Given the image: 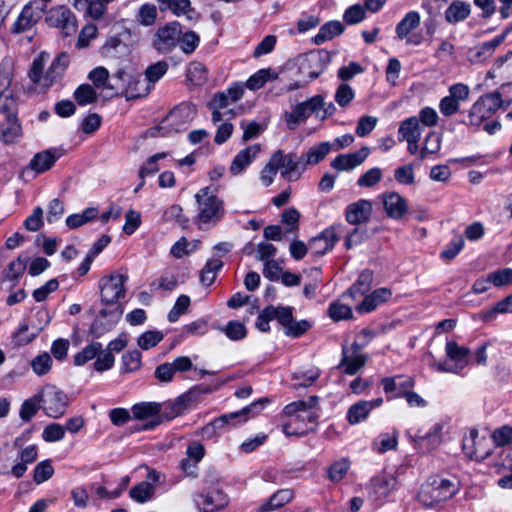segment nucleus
Instances as JSON below:
<instances>
[{
	"label": "nucleus",
	"mask_w": 512,
	"mask_h": 512,
	"mask_svg": "<svg viewBox=\"0 0 512 512\" xmlns=\"http://www.w3.org/2000/svg\"><path fill=\"white\" fill-rule=\"evenodd\" d=\"M49 59V53L41 52L32 61L31 68L28 71V77L34 84L49 88L58 82L64 76L69 64L70 57L68 53H59L50 64L48 70L44 73V68Z\"/></svg>",
	"instance_id": "obj_1"
},
{
	"label": "nucleus",
	"mask_w": 512,
	"mask_h": 512,
	"mask_svg": "<svg viewBox=\"0 0 512 512\" xmlns=\"http://www.w3.org/2000/svg\"><path fill=\"white\" fill-rule=\"evenodd\" d=\"M459 481L453 478L431 476L421 486L418 501L425 507H434L451 499L459 490Z\"/></svg>",
	"instance_id": "obj_2"
},
{
	"label": "nucleus",
	"mask_w": 512,
	"mask_h": 512,
	"mask_svg": "<svg viewBox=\"0 0 512 512\" xmlns=\"http://www.w3.org/2000/svg\"><path fill=\"white\" fill-rule=\"evenodd\" d=\"M336 111L332 102H325L323 96L315 95L303 102L296 104L290 112L285 113L288 124L301 125L310 117L323 121L331 117Z\"/></svg>",
	"instance_id": "obj_3"
},
{
	"label": "nucleus",
	"mask_w": 512,
	"mask_h": 512,
	"mask_svg": "<svg viewBox=\"0 0 512 512\" xmlns=\"http://www.w3.org/2000/svg\"><path fill=\"white\" fill-rule=\"evenodd\" d=\"M12 78L13 62L11 59L5 58L0 63V114L5 117L9 128L20 127L17 117V100L11 94H6L11 86Z\"/></svg>",
	"instance_id": "obj_4"
},
{
	"label": "nucleus",
	"mask_w": 512,
	"mask_h": 512,
	"mask_svg": "<svg viewBox=\"0 0 512 512\" xmlns=\"http://www.w3.org/2000/svg\"><path fill=\"white\" fill-rule=\"evenodd\" d=\"M195 198L198 205L197 219L200 224L215 226L222 220L225 214L223 201L213 194L209 187L200 189Z\"/></svg>",
	"instance_id": "obj_5"
},
{
	"label": "nucleus",
	"mask_w": 512,
	"mask_h": 512,
	"mask_svg": "<svg viewBox=\"0 0 512 512\" xmlns=\"http://www.w3.org/2000/svg\"><path fill=\"white\" fill-rule=\"evenodd\" d=\"M331 61V54L325 49L313 50L299 55L297 58L298 72L307 78L305 83L318 78Z\"/></svg>",
	"instance_id": "obj_6"
},
{
	"label": "nucleus",
	"mask_w": 512,
	"mask_h": 512,
	"mask_svg": "<svg viewBox=\"0 0 512 512\" xmlns=\"http://www.w3.org/2000/svg\"><path fill=\"white\" fill-rule=\"evenodd\" d=\"M128 277L115 273L102 277L99 281L101 302L107 309H121L118 300L125 296L124 284Z\"/></svg>",
	"instance_id": "obj_7"
},
{
	"label": "nucleus",
	"mask_w": 512,
	"mask_h": 512,
	"mask_svg": "<svg viewBox=\"0 0 512 512\" xmlns=\"http://www.w3.org/2000/svg\"><path fill=\"white\" fill-rule=\"evenodd\" d=\"M42 408L47 416L60 418L69 405V398L65 392L53 385H46L40 392Z\"/></svg>",
	"instance_id": "obj_8"
},
{
	"label": "nucleus",
	"mask_w": 512,
	"mask_h": 512,
	"mask_svg": "<svg viewBox=\"0 0 512 512\" xmlns=\"http://www.w3.org/2000/svg\"><path fill=\"white\" fill-rule=\"evenodd\" d=\"M446 355L448 360L434 363L433 367L438 372L458 373L467 365L470 356V350L464 346H459L455 341L446 343Z\"/></svg>",
	"instance_id": "obj_9"
},
{
	"label": "nucleus",
	"mask_w": 512,
	"mask_h": 512,
	"mask_svg": "<svg viewBox=\"0 0 512 512\" xmlns=\"http://www.w3.org/2000/svg\"><path fill=\"white\" fill-rule=\"evenodd\" d=\"M182 26L178 21H171L159 27L152 39V46L159 53H170L179 43Z\"/></svg>",
	"instance_id": "obj_10"
},
{
	"label": "nucleus",
	"mask_w": 512,
	"mask_h": 512,
	"mask_svg": "<svg viewBox=\"0 0 512 512\" xmlns=\"http://www.w3.org/2000/svg\"><path fill=\"white\" fill-rule=\"evenodd\" d=\"M315 407H307L302 410L301 413L297 414V419L283 424V433L286 436H304L308 432L312 431L313 428L307 427V423L316 424L319 415L314 410Z\"/></svg>",
	"instance_id": "obj_11"
},
{
	"label": "nucleus",
	"mask_w": 512,
	"mask_h": 512,
	"mask_svg": "<svg viewBox=\"0 0 512 512\" xmlns=\"http://www.w3.org/2000/svg\"><path fill=\"white\" fill-rule=\"evenodd\" d=\"M272 155L278 156L277 168L281 170V176L288 181L298 180L306 169L303 157H298L295 153L284 155L282 150H277Z\"/></svg>",
	"instance_id": "obj_12"
},
{
	"label": "nucleus",
	"mask_w": 512,
	"mask_h": 512,
	"mask_svg": "<svg viewBox=\"0 0 512 512\" xmlns=\"http://www.w3.org/2000/svg\"><path fill=\"white\" fill-rule=\"evenodd\" d=\"M133 417L138 420H146L151 418V421L143 424L138 430H153L161 424V404L157 402H141L132 406L131 408Z\"/></svg>",
	"instance_id": "obj_13"
},
{
	"label": "nucleus",
	"mask_w": 512,
	"mask_h": 512,
	"mask_svg": "<svg viewBox=\"0 0 512 512\" xmlns=\"http://www.w3.org/2000/svg\"><path fill=\"white\" fill-rule=\"evenodd\" d=\"M468 95L469 88L467 85L457 83L450 86L449 95L442 98L439 103L440 112L444 116L455 114L459 109L460 102L467 99Z\"/></svg>",
	"instance_id": "obj_14"
},
{
	"label": "nucleus",
	"mask_w": 512,
	"mask_h": 512,
	"mask_svg": "<svg viewBox=\"0 0 512 512\" xmlns=\"http://www.w3.org/2000/svg\"><path fill=\"white\" fill-rule=\"evenodd\" d=\"M397 487V478L391 474L373 477L369 484V497L373 501L382 502Z\"/></svg>",
	"instance_id": "obj_15"
},
{
	"label": "nucleus",
	"mask_w": 512,
	"mask_h": 512,
	"mask_svg": "<svg viewBox=\"0 0 512 512\" xmlns=\"http://www.w3.org/2000/svg\"><path fill=\"white\" fill-rule=\"evenodd\" d=\"M193 499L201 512H214L228 504L227 496L218 489L196 493Z\"/></svg>",
	"instance_id": "obj_16"
},
{
	"label": "nucleus",
	"mask_w": 512,
	"mask_h": 512,
	"mask_svg": "<svg viewBox=\"0 0 512 512\" xmlns=\"http://www.w3.org/2000/svg\"><path fill=\"white\" fill-rule=\"evenodd\" d=\"M28 258L19 256L16 260L9 263L6 269L0 274V289L4 291L12 290L18 284L19 278L24 274Z\"/></svg>",
	"instance_id": "obj_17"
},
{
	"label": "nucleus",
	"mask_w": 512,
	"mask_h": 512,
	"mask_svg": "<svg viewBox=\"0 0 512 512\" xmlns=\"http://www.w3.org/2000/svg\"><path fill=\"white\" fill-rule=\"evenodd\" d=\"M65 153L66 150L63 147L49 148L38 152L30 160L28 167L38 174L44 173L51 169Z\"/></svg>",
	"instance_id": "obj_18"
},
{
	"label": "nucleus",
	"mask_w": 512,
	"mask_h": 512,
	"mask_svg": "<svg viewBox=\"0 0 512 512\" xmlns=\"http://www.w3.org/2000/svg\"><path fill=\"white\" fill-rule=\"evenodd\" d=\"M122 312V309L103 308L99 312V317L91 324L90 334L95 338H100L119 321Z\"/></svg>",
	"instance_id": "obj_19"
},
{
	"label": "nucleus",
	"mask_w": 512,
	"mask_h": 512,
	"mask_svg": "<svg viewBox=\"0 0 512 512\" xmlns=\"http://www.w3.org/2000/svg\"><path fill=\"white\" fill-rule=\"evenodd\" d=\"M338 240L336 228L328 227L309 241V250L315 256H323L333 249Z\"/></svg>",
	"instance_id": "obj_20"
},
{
	"label": "nucleus",
	"mask_w": 512,
	"mask_h": 512,
	"mask_svg": "<svg viewBox=\"0 0 512 512\" xmlns=\"http://www.w3.org/2000/svg\"><path fill=\"white\" fill-rule=\"evenodd\" d=\"M381 199L384 210L391 219L401 220L408 212L407 200L397 192H385Z\"/></svg>",
	"instance_id": "obj_21"
},
{
	"label": "nucleus",
	"mask_w": 512,
	"mask_h": 512,
	"mask_svg": "<svg viewBox=\"0 0 512 512\" xmlns=\"http://www.w3.org/2000/svg\"><path fill=\"white\" fill-rule=\"evenodd\" d=\"M372 214V203L366 199H360L347 206L345 218L349 224L358 225L369 221Z\"/></svg>",
	"instance_id": "obj_22"
},
{
	"label": "nucleus",
	"mask_w": 512,
	"mask_h": 512,
	"mask_svg": "<svg viewBox=\"0 0 512 512\" xmlns=\"http://www.w3.org/2000/svg\"><path fill=\"white\" fill-rule=\"evenodd\" d=\"M196 106L191 103H181L175 106L167 115L166 121L171 126L187 125L196 116Z\"/></svg>",
	"instance_id": "obj_23"
},
{
	"label": "nucleus",
	"mask_w": 512,
	"mask_h": 512,
	"mask_svg": "<svg viewBox=\"0 0 512 512\" xmlns=\"http://www.w3.org/2000/svg\"><path fill=\"white\" fill-rule=\"evenodd\" d=\"M269 400L267 398H261L257 401L252 402L250 405L242 408L239 411L224 414L227 418V423L231 426H235L240 423H245L249 418L254 417L264 408Z\"/></svg>",
	"instance_id": "obj_24"
},
{
	"label": "nucleus",
	"mask_w": 512,
	"mask_h": 512,
	"mask_svg": "<svg viewBox=\"0 0 512 512\" xmlns=\"http://www.w3.org/2000/svg\"><path fill=\"white\" fill-rule=\"evenodd\" d=\"M49 25L62 29H74L75 17L66 6H58L50 9L46 17Z\"/></svg>",
	"instance_id": "obj_25"
},
{
	"label": "nucleus",
	"mask_w": 512,
	"mask_h": 512,
	"mask_svg": "<svg viewBox=\"0 0 512 512\" xmlns=\"http://www.w3.org/2000/svg\"><path fill=\"white\" fill-rule=\"evenodd\" d=\"M369 155V148L362 147L360 150L350 153L338 155L332 162L331 166L334 169L344 171L355 168L364 162Z\"/></svg>",
	"instance_id": "obj_26"
},
{
	"label": "nucleus",
	"mask_w": 512,
	"mask_h": 512,
	"mask_svg": "<svg viewBox=\"0 0 512 512\" xmlns=\"http://www.w3.org/2000/svg\"><path fill=\"white\" fill-rule=\"evenodd\" d=\"M392 297V290L389 288H378L366 295L363 301L356 307L359 313H369L379 305L387 302Z\"/></svg>",
	"instance_id": "obj_27"
},
{
	"label": "nucleus",
	"mask_w": 512,
	"mask_h": 512,
	"mask_svg": "<svg viewBox=\"0 0 512 512\" xmlns=\"http://www.w3.org/2000/svg\"><path fill=\"white\" fill-rule=\"evenodd\" d=\"M260 151V146L258 144H255L253 146L247 147L243 150H241L233 159L231 166H230V172L233 175L240 174L247 166H249L252 163V160L255 158V156Z\"/></svg>",
	"instance_id": "obj_28"
},
{
	"label": "nucleus",
	"mask_w": 512,
	"mask_h": 512,
	"mask_svg": "<svg viewBox=\"0 0 512 512\" xmlns=\"http://www.w3.org/2000/svg\"><path fill=\"white\" fill-rule=\"evenodd\" d=\"M294 497L291 489H280L276 491L265 503L259 506L256 512H270L281 508L289 503Z\"/></svg>",
	"instance_id": "obj_29"
},
{
	"label": "nucleus",
	"mask_w": 512,
	"mask_h": 512,
	"mask_svg": "<svg viewBox=\"0 0 512 512\" xmlns=\"http://www.w3.org/2000/svg\"><path fill=\"white\" fill-rule=\"evenodd\" d=\"M344 30L345 27L340 21H328L320 27L319 32L315 35L313 41L316 45H321L327 40H331L334 37L341 35Z\"/></svg>",
	"instance_id": "obj_30"
},
{
	"label": "nucleus",
	"mask_w": 512,
	"mask_h": 512,
	"mask_svg": "<svg viewBox=\"0 0 512 512\" xmlns=\"http://www.w3.org/2000/svg\"><path fill=\"white\" fill-rule=\"evenodd\" d=\"M366 361V355H349L346 347L343 346L339 368H343L348 375H354L365 365Z\"/></svg>",
	"instance_id": "obj_31"
},
{
	"label": "nucleus",
	"mask_w": 512,
	"mask_h": 512,
	"mask_svg": "<svg viewBox=\"0 0 512 512\" xmlns=\"http://www.w3.org/2000/svg\"><path fill=\"white\" fill-rule=\"evenodd\" d=\"M39 16L35 15L33 8L31 5H26L15 21L12 32L13 33H22L35 25L38 22Z\"/></svg>",
	"instance_id": "obj_32"
},
{
	"label": "nucleus",
	"mask_w": 512,
	"mask_h": 512,
	"mask_svg": "<svg viewBox=\"0 0 512 512\" xmlns=\"http://www.w3.org/2000/svg\"><path fill=\"white\" fill-rule=\"evenodd\" d=\"M373 281V272L369 269L363 270L356 282L346 292L351 298L355 299L358 295H365L371 287Z\"/></svg>",
	"instance_id": "obj_33"
},
{
	"label": "nucleus",
	"mask_w": 512,
	"mask_h": 512,
	"mask_svg": "<svg viewBox=\"0 0 512 512\" xmlns=\"http://www.w3.org/2000/svg\"><path fill=\"white\" fill-rule=\"evenodd\" d=\"M470 14V5L462 1H454L445 11V19L449 23L465 20Z\"/></svg>",
	"instance_id": "obj_34"
},
{
	"label": "nucleus",
	"mask_w": 512,
	"mask_h": 512,
	"mask_svg": "<svg viewBox=\"0 0 512 512\" xmlns=\"http://www.w3.org/2000/svg\"><path fill=\"white\" fill-rule=\"evenodd\" d=\"M224 263L221 259H208L205 266L200 272V282L205 286H210L216 279V274L223 267Z\"/></svg>",
	"instance_id": "obj_35"
},
{
	"label": "nucleus",
	"mask_w": 512,
	"mask_h": 512,
	"mask_svg": "<svg viewBox=\"0 0 512 512\" xmlns=\"http://www.w3.org/2000/svg\"><path fill=\"white\" fill-rule=\"evenodd\" d=\"M420 25V15L416 11L408 12L397 24L396 34L399 39H404L412 30Z\"/></svg>",
	"instance_id": "obj_36"
},
{
	"label": "nucleus",
	"mask_w": 512,
	"mask_h": 512,
	"mask_svg": "<svg viewBox=\"0 0 512 512\" xmlns=\"http://www.w3.org/2000/svg\"><path fill=\"white\" fill-rule=\"evenodd\" d=\"M512 313V293L498 301L491 309L482 313V322H492L498 314Z\"/></svg>",
	"instance_id": "obj_37"
},
{
	"label": "nucleus",
	"mask_w": 512,
	"mask_h": 512,
	"mask_svg": "<svg viewBox=\"0 0 512 512\" xmlns=\"http://www.w3.org/2000/svg\"><path fill=\"white\" fill-rule=\"evenodd\" d=\"M331 149V144L329 142H321L320 144L311 147L303 157V163L305 167L307 165H316L320 161H322L326 155L329 153Z\"/></svg>",
	"instance_id": "obj_38"
},
{
	"label": "nucleus",
	"mask_w": 512,
	"mask_h": 512,
	"mask_svg": "<svg viewBox=\"0 0 512 512\" xmlns=\"http://www.w3.org/2000/svg\"><path fill=\"white\" fill-rule=\"evenodd\" d=\"M154 494L155 487L150 482H140L129 491L130 498L138 503L148 502L154 497Z\"/></svg>",
	"instance_id": "obj_39"
},
{
	"label": "nucleus",
	"mask_w": 512,
	"mask_h": 512,
	"mask_svg": "<svg viewBox=\"0 0 512 512\" xmlns=\"http://www.w3.org/2000/svg\"><path fill=\"white\" fill-rule=\"evenodd\" d=\"M160 11H171L175 16L185 15L192 11L190 0H156Z\"/></svg>",
	"instance_id": "obj_40"
},
{
	"label": "nucleus",
	"mask_w": 512,
	"mask_h": 512,
	"mask_svg": "<svg viewBox=\"0 0 512 512\" xmlns=\"http://www.w3.org/2000/svg\"><path fill=\"white\" fill-rule=\"evenodd\" d=\"M98 209L95 207L86 208L81 214L69 215L66 219V225L70 229H76L82 225L94 220L98 216Z\"/></svg>",
	"instance_id": "obj_41"
},
{
	"label": "nucleus",
	"mask_w": 512,
	"mask_h": 512,
	"mask_svg": "<svg viewBox=\"0 0 512 512\" xmlns=\"http://www.w3.org/2000/svg\"><path fill=\"white\" fill-rule=\"evenodd\" d=\"M41 407V395L37 393L22 403L19 416L24 422H29L37 414Z\"/></svg>",
	"instance_id": "obj_42"
},
{
	"label": "nucleus",
	"mask_w": 512,
	"mask_h": 512,
	"mask_svg": "<svg viewBox=\"0 0 512 512\" xmlns=\"http://www.w3.org/2000/svg\"><path fill=\"white\" fill-rule=\"evenodd\" d=\"M398 444V432L394 430L392 433H381L373 443L374 449L378 453H385L389 450L396 449Z\"/></svg>",
	"instance_id": "obj_43"
},
{
	"label": "nucleus",
	"mask_w": 512,
	"mask_h": 512,
	"mask_svg": "<svg viewBox=\"0 0 512 512\" xmlns=\"http://www.w3.org/2000/svg\"><path fill=\"white\" fill-rule=\"evenodd\" d=\"M371 405L367 401H359L353 404L347 411V421L354 425L365 420L371 412L369 407Z\"/></svg>",
	"instance_id": "obj_44"
},
{
	"label": "nucleus",
	"mask_w": 512,
	"mask_h": 512,
	"mask_svg": "<svg viewBox=\"0 0 512 512\" xmlns=\"http://www.w3.org/2000/svg\"><path fill=\"white\" fill-rule=\"evenodd\" d=\"M73 97L78 105L85 106L96 102L98 95L90 84H81L75 89Z\"/></svg>",
	"instance_id": "obj_45"
},
{
	"label": "nucleus",
	"mask_w": 512,
	"mask_h": 512,
	"mask_svg": "<svg viewBox=\"0 0 512 512\" xmlns=\"http://www.w3.org/2000/svg\"><path fill=\"white\" fill-rule=\"evenodd\" d=\"M131 75L120 69L112 76L109 75L107 89L112 90L116 95L123 93L130 84Z\"/></svg>",
	"instance_id": "obj_46"
},
{
	"label": "nucleus",
	"mask_w": 512,
	"mask_h": 512,
	"mask_svg": "<svg viewBox=\"0 0 512 512\" xmlns=\"http://www.w3.org/2000/svg\"><path fill=\"white\" fill-rule=\"evenodd\" d=\"M477 428H471L469 434L465 435L462 440V451L469 460L478 461L477 455V439H478Z\"/></svg>",
	"instance_id": "obj_47"
},
{
	"label": "nucleus",
	"mask_w": 512,
	"mask_h": 512,
	"mask_svg": "<svg viewBox=\"0 0 512 512\" xmlns=\"http://www.w3.org/2000/svg\"><path fill=\"white\" fill-rule=\"evenodd\" d=\"M208 73L206 67L200 62L190 63L187 70V80L194 86H201L206 83Z\"/></svg>",
	"instance_id": "obj_48"
},
{
	"label": "nucleus",
	"mask_w": 512,
	"mask_h": 512,
	"mask_svg": "<svg viewBox=\"0 0 512 512\" xmlns=\"http://www.w3.org/2000/svg\"><path fill=\"white\" fill-rule=\"evenodd\" d=\"M485 284H492L495 287H505L512 283V268L498 269L487 275Z\"/></svg>",
	"instance_id": "obj_49"
},
{
	"label": "nucleus",
	"mask_w": 512,
	"mask_h": 512,
	"mask_svg": "<svg viewBox=\"0 0 512 512\" xmlns=\"http://www.w3.org/2000/svg\"><path fill=\"white\" fill-rule=\"evenodd\" d=\"M101 351L102 344L99 342H92L74 356V364L77 366L84 365L88 361L94 359Z\"/></svg>",
	"instance_id": "obj_50"
},
{
	"label": "nucleus",
	"mask_w": 512,
	"mask_h": 512,
	"mask_svg": "<svg viewBox=\"0 0 512 512\" xmlns=\"http://www.w3.org/2000/svg\"><path fill=\"white\" fill-rule=\"evenodd\" d=\"M141 352L137 349L128 351L122 355V368L121 371L131 373L141 368Z\"/></svg>",
	"instance_id": "obj_51"
},
{
	"label": "nucleus",
	"mask_w": 512,
	"mask_h": 512,
	"mask_svg": "<svg viewBox=\"0 0 512 512\" xmlns=\"http://www.w3.org/2000/svg\"><path fill=\"white\" fill-rule=\"evenodd\" d=\"M502 103L501 94L499 92H493L482 96V108L486 110V112H482V120L501 108Z\"/></svg>",
	"instance_id": "obj_52"
},
{
	"label": "nucleus",
	"mask_w": 512,
	"mask_h": 512,
	"mask_svg": "<svg viewBox=\"0 0 512 512\" xmlns=\"http://www.w3.org/2000/svg\"><path fill=\"white\" fill-rule=\"evenodd\" d=\"M317 402V396H310L308 401L298 400L286 405L283 413L288 417H295L294 419H297V414L301 413V411L305 410L307 407H315Z\"/></svg>",
	"instance_id": "obj_53"
},
{
	"label": "nucleus",
	"mask_w": 512,
	"mask_h": 512,
	"mask_svg": "<svg viewBox=\"0 0 512 512\" xmlns=\"http://www.w3.org/2000/svg\"><path fill=\"white\" fill-rule=\"evenodd\" d=\"M268 309H271L272 320L276 319L278 323L284 327V330L291 324L293 320V308L292 307H284V306H267Z\"/></svg>",
	"instance_id": "obj_54"
},
{
	"label": "nucleus",
	"mask_w": 512,
	"mask_h": 512,
	"mask_svg": "<svg viewBox=\"0 0 512 512\" xmlns=\"http://www.w3.org/2000/svg\"><path fill=\"white\" fill-rule=\"evenodd\" d=\"M52 363L53 361L51 356L47 352H44L33 358L31 361V367L36 375L43 376L51 370Z\"/></svg>",
	"instance_id": "obj_55"
},
{
	"label": "nucleus",
	"mask_w": 512,
	"mask_h": 512,
	"mask_svg": "<svg viewBox=\"0 0 512 512\" xmlns=\"http://www.w3.org/2000/svg\"><path fill=\"white\" fill-rule=\"evenodd\" d=\"M220 330L233 341L242 340L246 337L247 334V330L244 324L236 320L229 321L227 325L225 327H221Z\"/></svg>",
	"instance_id": "obj_56"
},
{
	"label": "nucleus",
	"mask_w": 512,
	"mask_h": 512,
	"mask_svg": "<svg viewBox=\"0 0 512 512\" xmlns=\"http://www.w3.org/2000/svg\"><path fill=\"white\" fill-rule=\"evenodd\" d=\"M200 37L194 31H187L185 33L182 32L180 35L179 43L181 50L185 54L193 53L196 48L199 46Z\"/></svg>",
	"instance_id": "obj_57"
},
{
	"label": "nucleus",
	"mask_w": 512,
	"mask_h": 512,
	"mask_svg": "<svg viewBox=\"0 0 512 512\" xmlns=\"http://www.w3.org/2000/svg\"><path fill=\"white\" fill-rule=\"evenodd\" d=\"M168 63L164 60L149 65L145 70V77L149 83H155L168 71Z\"/></svg>",
	"instance_id": "obj_58"
},
{
	"label": "nucleus",
	"mask_w": 512,
	"mask_h": 512,
	"mask_svg": "<svg viewBox=\"0 0 512 512\" xmlns=\"http://www.w3.org/2000/svg\"><path fill=\"white\" fill-rule=\"evenodd\" d=\"M163 337L164 335L162 332L157 330H150L141 334L137 340V343L141 349L148 350L161 342Z\"/></svg>",
	"instance_id": "obj_59"
},
{
	"label": "nucleus",
	"mask_w": 512,
	"mask_h": 512,
	"mask_svg": "<svg viewBox=\"0 0 512 512\" xmlns=\"http://www.w3.org/2000/svg\"><path fill=\"white\" fill-rule=\"evenodd\" d=\"M382 179V171L378 167H374L362 174L358 180L359 187L371 188L378 184Z\"/></svg>",
	"instance_id": "obj_60"
},
{
	"label": "nucleus",
	"mask_w": 512,
	"mask_h": 512,
	"mask_svg": "<svg viewBox=\"0 0 512 512\" xmlns=\"http://www.w3.org/2000/svg\"><path fill=\"white\" fill-rule=\"evenodd\" d=\"M349 469V461L345 458H342L338 461H335L331 466L328 468V478L332 482H339L341 481Z\"/></svg>",
	"instance_id": "obj_61"
},
{
	"label": "nucleus",
	"mask_w": 512,
	"mask_h": 512,
	"mask_svg": "<svg viewBox=\"0 0 512 512\" xmlns=\"http://www.w3.org/2000/svg\"><path fill=\"white\" fill-rule=\"evenodd\" d=\"M54 473V468L50 462V460H44L39 462L35 469L33 480L37 484H41L52 477Z\"/></svg>",
	"instance_id": "obj_62"
},
{
	"label": "nucleus",
	"mask_w": 512,
	"mask_h": 512,
	"mask_svg": "<svg viewBox=\"0 0 512 512\" xmlns=\"http://www.w3.org/2000/svg\"><path fill=\"white\" fill-rule=\"evenodd\" d=\"M227 425H229L227 423V418L223 414V415L215 418L214 420H212L207 425H205L201 429V435L204 438H208V439L213 438Z\"/></svg>",
	"instance_id": "obj_63"
},
{
	"label": "nucleus",
	"mask_w": 512,
	"mask_h": 512,
	"mask_svg": "<svg viewBox=\"0 0 512 512\" xmlns=\"http://www.w3.org/2000/svg\"><path fill=\"white\" fill-rule=\"evenodd\" d=\"M157 18V9L154 4H143L137 15L138 22L144 26H151Z\"/></svg>",
	"instance_id": "obj_64"
}]
</instances>
